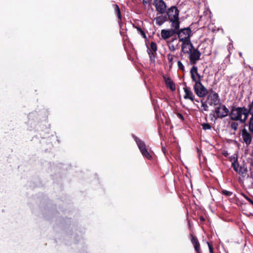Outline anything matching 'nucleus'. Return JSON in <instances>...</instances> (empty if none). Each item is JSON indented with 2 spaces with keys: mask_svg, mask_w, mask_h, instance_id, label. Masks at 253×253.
Returning a JSON list of instances; mask_svg holds the SVG:
<instances>
[{
  "mask_svg": "<svg viewBox=\"0 0 253 253\" xmlns=\"http://www.w3.org/2000/svg\"><path fill=\"white\" fill-rule=\"evenodd\" d=\"M248 108L245 107H233L229 114L230 119L234 121H238L244 123L249 117Z\"/></svg>",
  "mask_w": 253,
  "mask_h": 253,
  "instance_id": "nucleus-1",
  "label": "nucleus"
},
{
  "mask_svg": "<svg viewBox=\"0 0 253 253\" xmlns=\"http://www.w3.org/2000/svg\"><path fill=\"white\" fill-rule=\"evenodd\" d=\"M181 50L184 53L188 54L190 65L196 64L197 62L200 60L201 54L197 49L194 47L192 44H186L182 47Z\"/></svg>",
  "mask_w": 253,
  "mask_h": 253,
  "instance_id": "nucleus-2",
  "label": "nucleus"
},
{
  "mask_svg": "<svg viewBox=\"0 0 253 253\" xmlns=\"http://www.w3.org/2000/svg\"><path fill=\"white\" fill-rule=\"evenodd\" d=\"M177 34L179 41L182 42L181 47L186 44H192L190 40L191 30L189 28L182 29Z\"/></svg>",
  "mask_w": 253,
  "mask_h": 253,
  "instance_id": "nucleus-3",
  "label": "nucleus"
},
{
  "mask_svg": "<svg viewBox=\"0 0 253 253\" xmlns=\"http://www.w3.org/2000/svg\"><path fill=\"white\" fill-rule=\"evenodd\" d=\"M214 117L215 119L217 118H223L229 114V109L223 104H220L214 109Z\"/></svg>",
  "mask_w": 253,
  "mask_h": 253,
  "instance_id": "nucleus-4",
  "label": "nucleus"
},
{
  "mask_svg": "<svg viewBox=\"0 0 253 253\" xmlns=\"http://www.w3.org/2000/svg\"><path fill=\"white\" fill-rule=\"evenodd\" d=\"M207 95V101L210 105L216 106L218 104L220 98L217 93L211 90Z\"/></svg>",
  "mask_w": 253,
  "mask_h": 253,
  "instance_id": "nucleus-5",
  "label": "nucleus"
},
{
  "mask_svg": "<svg viewBox=\"0 0 253 253\" xmlns=\"http://www.w3.org/2000/svg\"><path fill=\"white\" fill-rule=\"evenodd\" d=\"M135 140L142 156L148 160L151 159L152 156L148 152L144 142L137 137L135 138Z\"/></svg>",
  "mask_w": 253,
  "mask_h": 253,
  "instance_id": "nucleus-6",
  "label": "nucleus"
},
{
  "mask_svg": "<svg viewBox=\"0 0 253 253\" xmlns=\"http://www.w3.org/2000/svg\"><path fill=\"white\" fill-rule=\"evenodd\" d=\"M194 90L196 94L200 97L206 96L209 92L207 88L202 84L201 82L195 84Z\"/></svg>",
  "mask_w": 253,
  "mask_h": 253,
  "instance_id": "nucleus-7",
  "label": "nucleus"
},
{
  "mask_svg": "<svg viewBox=\"0 0 253 253\" xmlns=\"http://www.w3.org/2000/svg\"><path fill=\"white\" fill-rule=\"evenodd\" d=\"M179 10L177 8L172 6L168 9L167 13L169 20H176L179 18Z\"/></svg>",
  "mask_w": 253,
  "mask_h": 253,
  "instance_id": "nucleus-8",
  "label": "nucleus"
},
{
  "mask_svg": "<svg viewBox=\"0 0 253 253\" xmlns=\"http://www.w3.org/2000/svg\"><path fill=\"white\" fill-rule=\"evenodd\" d=\"M156 10L160 14H163L166 12L167 5L163 0H155L154 1Z\"/></svg>",
  "mask_w": 253,
  "mask_h": 253,
  "instance_id": "nucleus-9",
  "label": "nucleus"
},
{
  "mask_svg": "<svg viewBox=\"0 0 253 253\" xmlns=\"http://www.w3.org/2000/svg\"><path fill=\"white\" fill-rule=\"evenodd\" d=\"M190 74L192 81L196 83L201 82V76L198 72V68L193 66L190 70Z\"/></svg>",
  "mask_w": 253,
  "mask_h": 253,
  "instance_id": "nucleus-10",
  "label": "nucleus"
},
{
  "mask_svg": "<svg viewBox=\"0 0 253 253\" xmlns=\"http://www.w3.org/2000/svg\"><path fill=\"white\" fill-rule=\"evenodd\" d=\"M232 165L235 171L239 174H244L247 172L246 169L240 166L236 161L233 162Z\"/></svg>",
  "mask_w": 253,
  "mask_h": 253,
  "instance_id": "nucleus-11",
  "label": "nucleus"
},
{
  "mask_svg": "<svg viewBox=\"0 0 253 253\" xmlns=\"http://www.w3.org/2000/svg\"><path fill=\"white\" fill-rule=\"evenodd\" d=\"M242 137L244 141L247 144H249L251 142L252 138L249 132L246 129L244 128L242 131Z\"/></svg>",
  "mask_w": 253,
  "mask_h": 253,
  "instance_id": "nucleus-12",
  "label": "nucleus"
},
{
  "mask_svg": "<svg viewBox=\"0 0 253 253\" xmlns=\"http://www.w3.org/2000/svg\"><path fill=\"white\" fill-rule=\"evenodd\" d=\"M184 91L185 92V95L184 96V98L185 99H190L193 102H194V95L190 88L188 87H185L183 88Z\"/></svg>",
  "mask_w": 253,
  "mask_h": 253,
  "instance_id": "nucleus-13",
  "label": "nucleus"
},
{
  "mask_svg": "<svg viewBox=\"0 0 253 253\" xmlns=\"http://www.w3.org/2000/svg\"><path fill=\"white\" fill-rule=\"evenodd\" d=\"M164 80L166 84L168 87H169L171 90H175V85L174 83L170 80L169 78L164 77Z\"/></svg>",
  "mask_w": 253,
  "mask_h": 253,
  "instance_id": "nucleus-14",
  "label": "nucleus"
},
{
  "mask_svg": "<svg viewBox=\"0 0 253 253\" xmlns=\"http://www.w3.org/2000/svg\"><path fill=\"white\" fill-rule=\"evenodd\" d=\"M161 34L163 39L166 40L169 38L172 35L173 33L169 30H162Z\"/></svg>",
  "mask_w": 253,
  "mask_h": 253,
  "instance_id": "nucleus-15",
  "label": "nucleus"
},
{
  "mask_svg": "<svg viewBox=\"0 0 253 253\" xmlns=\"http://www.w3.org/2000/svg\"><path fill=\"white\" fill-rule=\"evenodd\" d=\"M191 242L193 245L195 250L198 253H199L200 251V245L197 238L192 236L191 239Z\"/></svg>",
  "mask_w": 253,
  "mask_h": 253,
  "instance_id": "nucleus-16",
  "label": "nucleus"
},
{
  "mask_svg": "<svg viewBox=\"0 0 253 253\" xmlns=\"http://www.w3.org/2000/svg\"><path fill=\"white\" fill-rule=\"evenodd\" d=\"M166 16L160 15L157 16L156 18H155V21L156 24H157L159 26H161L166 21Z\"/></svg>",
  "mask_w": 253,
  "mask_h": 253,
  "instance_id": "nucleus-17",
  "label": "nucleus"
},
{
  "mask_svg": "<svg viewBox=\"0 0 253 253\" xmlns=\"http://www.w3.org/2000/svg\"><path fill=\"white\" fill-rule=\"evenodd\" d=\"M172 23L171 26L174 31H176L179 28V18L176 20H170Z\"/></svg>",
  "mask_w": 253,
  "mask_h": 253,
  "instance_id": "nucleus-18",
  "label": "nucleus"
},
{
  "mask_svg": "<svg viewBox=\"0 0 253 253\" xmlns=\"http://www.w3.org/2000/svg\"><path fill=\"white\" fill-rule=\"evenodd\" d=\"M175 57L174 55L171 54L170 53H169L167 55V58L169 61V64L170 67H171L173 64V59Z\"/></svg>",
  "mask_w": 253,
  "mask_h": 253,
  "instance_id": "nucleus-19",
  "label": "nucleus"
},
{
  "mask_svg": "<svg viewBox=\"0 0 253 253\" xmlns=\"http://www.w3.org/2000/svg\"><path fill=\"white\" fill-rule=\"evenodd\" d=\"M201 107L202 108V111H209V106L208 105L207 101L202 100L201 101Z\"/></svg>",
  "mask_w": 253,
  "mask_h": 253,
  "instance_id": "nucleus-20",
  "label": "nucleus"
},
{
  "mask_svg": "<svg viewBox=\"0 0 253 253\" xmlns=\"http://www.w3.org/2000/svg\"><path fill=\"white\" fill-rule=\"evenodd\" d=\"M148 50H150L153 52H155L157 50V46L156 43L155 42H152L150 43V48L148 49Z\"/></svg>",
  "mask_w": 253,
  "mask_h": 253,
  "instance_id": "nucleus-21",
  "label": "nucleus"
},
{
  "mask_svg": "<svg viewBox=\"0 0 253 253\" xmlns=\"http://www.w3.org/2000/svg\"><path fill=\"white\" fill-rule=\"evenodd\" d=\"M248 111H249V114H250L251 115V118H253V101L252 103L249 104L248 105Z\"/></svg>",
  "mask_w": 253,
  "mask_h": 253,
  "instance_id": "nucleus-22",
  "label": "nucleus"
},
{
  "mask_svg": "<svg viewBox=\"0 0 253 253\" xmlns=\"http://www.w3.org/2000/svg\"><path fill=\"white\" fill-rule=\"evenodd\" d=\"M148 53L149 55L150 60L151 63L155 62V55L154 52H153L150 50H148Z\"/></svg>",
  "mask_w": 253,
  "mask_h": 253,
  "instance_id": "nucleus-23",
  "label": "nucleus"
},
{
  "mask_svg": "<svg viewBox=\"0 0 253 253\" xmlns=\"http://www.w3.org/2000/svg\"><path fill=\"white\" fill-rule=\"evenodd\" d=\"M249 129L250 131L253 134V118H250L249 122Z\"/></svg>",
  "mask_w": 253,
  "mask_h": 253,
  "instance_id": "nucleus-24",
  "label": "nucleus"
},
{
  "mask_svg": "<svg viewBox=\"0 0 253 253\" xmlns=\"http://www.w3.org/2000/svg\"><path fill=\"white\" fill-rule=\"evenodd\" d=\"M238 127V124L236 122H233L231 124V127L234 130H236Z\"/></svg>",
  "mask_w": 253,
  "mask_h": 253,
  "instance_id": "nucleus-25",
  "label": "nucleus"
},
{
  "mask_svg": "<svg viewBox=\"0 0 253 253\" xmlns=\"http://www.w3.org/2000/svg\"><path fill=\"white\" fill-rule=\"evenodd\" d=\"M202 126L204 130L210 129L211 128L210 125L208 123H204L202 124Z\"/></svg>",
  "mask_w": 253,
  "mask_h": 253,
  "instance_id": "nucleus-26",
  "label": "nucleus"
},
{
  "mask_svg": "<svg viewBox=\"0 0 253 253\" xmlns=\"http://www.w3.org/2000/svg\"><path fill=\"white\" fill-rule=\"evenodd\" d=\"M136 28L138 32L144 37L146 38V35L144 31L139 27H136Z\"/></svg>",
  "mask_w": 253,
  "mask_h": 253,
  "instance_id": "nucleus-27",
  "label": "nucleus"
},
{
  "mask_svg": "<svg viewBox=\"0 0 253 253\" xmlns=\"http://www.w3.org/2000/svg\"><path fill=\"white\" fill-rule=\"evenodd\" d=\"M116 11L118 18L119 19H121V14L119 7L118 5H116Z\"/></svg>",
  "mask_w": 253,
  "mask_h": 253,
  "instance_id": "nucleus-28",
  "label": "nucleus"
},
{
  "mask_svg": "<svg viewBox=\"0 0 253 253\" xmlns=\"http://www.w3.org/2000/svg\"><path fill=\"white\" fill-rule=\"evenodd\" d=\"M177 65H178L179 69H180L182 71L184 70V66L180 61H178L177 62Z\"/></svg>",
  "mask_w": 253,
  "mask_h": 253,
  "instance_id": "nucleus-29",
  "label": "nucleus"
},
{
  "mask_svg": "<svg viewBox=\"0 0 253 253\" xmlns=\"http://www.w3.org/2000/svg\"><path fill=\"white\" fill-rule=\"evenodd\" d=\"M222 193L224 195L227 196H230L232 194V192L227 191V190H223V191H222Z\"/></svg>",
  "mask_w": 253,
  "mask_h": 253,
  "instance_id": "nucleus-30",
  "label": "nucleus"
},
{
  "mask_svg": "<svg viewBox=\"0 0 253 253\" xmlns=\"http://www.w3.org/2000/svg\"><path fill=\"white\" fill-rule=\"evenodd\" d=\"M169 49L171 51H174L175 50V46L173 44L169 45Z\"/></svg>",
  "mask_w": 253,
  "mask_h": 253,
  "instance_id": "nucleus-31",
  "label": "nucleus"
},
{
  "mask_svg": "<svg viewBox=\"0 0 253 253\" xmlns=\"http://www.w3.org/2000/svg\"><path fill=\"white\" fill-rule=\"evenodd\" d=\"M208 243V245L209 246L210 253H213V248H212V246L209 243Z\"/></svg>",
  "mask_w": 253,
  "mask_h": 253,
  "instance_id": "nucleus-32",
  "label": "nucleus"
},
{
  "mask_svg": "<svg viewBox=\"0 0 253 253\" xmlns=\"http://www.w3.org/2000/svg\"><path fill=\"white\" fill-rule=\"evenodd\" d=\"M247 200L253 205V201H252L250 198L247 197Z\"/></svg>",
  "mask_w": 253,
  "mask_h": 253,
  "instance_id": "nucleus-33",
  "label": "nucleus"
},
{
  "mask_svg": "<svg viewBox=\"0 0 253 253\" xmlns=\"http://www.w3.org/2000/svg\"><path fill=\"white\" fill-rule=\"evenodd\" d=\"M178 116L179 117V118L183 119V116L181 114H178Z\"/></svg>",
  "mask_w": 253,
  "mask_h": 253,
  "instance_id": "nucleus-34",
  "label": "nucleus"
},
{
  "mask_svg": "<svg viewBox=\"0 0 253 253\" xmlns=\"http://www.w3.org/2000/svg\"><path fill=\"white\" fill-rule=\"evenodd\" d=\"M143 2L145 4L147 3V2L145 0H143Z\"/></svg>",
  "mask_w": 253,
  "mask_h": 253,
  "instance_id": "nucleus-35",
  "label": "nucleus"
},
{
  "mask_svg": "<svg viewBox=\"0 0 253 253\" xmlns=\"http://www.w3.org/2000/svg\"><path fill=\"white\" fill-rule=\"evenodd\" d=\"M163 151L164 153H165V149L163 148Z\"/></svg>",
  "mask_w": 253,
  "mask_h": 253,
  "instance_id": "nucleus-36",
  "label": "nucleus"
},
{
  "mask_svg": "<svg viewBox=\"0 0 253 253\" xmlns=\"http://www.w3.org/2000/svg\"><path fill=\"white\" fill-rule=\"evenodd\" d=\"M195 101H196L197 102H199L198 100H196Z\"/></svg>",
  "mask_w": 253,
  "mask_h": 253,
  "instance_id": "nucleus-37",
  "label": "nucleus"
},
{
  "mask_svg": "<svg viewBox=\"0 0 253 253\" xmlns=\"http://www.w3.org/2000/svg\"><path fill=\"white\" fill-rule=\"evenodd\" d=\"M240 55L241 56L242 55V53L240 52Z\"/></svg>",
  "mask_w": 253,
  "mask_h": 253,
  "instance_id": "nucleus-38",
  "label": "nucleus"
}]
</instances>
